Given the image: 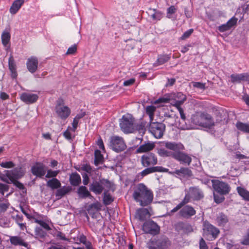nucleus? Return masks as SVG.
Segmentation results:
<instances>
[{
  "label": "nucleus",
  "mask_w": 249,
  "mask_h": 249,
  "mask_svg": "<svg viewBox=\"0 0 249 249\" xmlns=\"http://www.w3.org/2000/svg\"><path fill=\"white\" fill-rule=\"evenodd\" d=\"M165 147L174 151L173 158L181 163L189 165L192 162L191 157L187 153L181 152L185 149L183 144L175 142H164Z\"/></svg>",
  "instance_id": "f257e3e1"
},
{
  "label": "nucleus",
  "mask_w": 249,
  "mask_h": 249,
  "mask_svg": "<svg viewBox=\"0 0 249 249\" xmlns=\"http://www.w3.org/2000/svg\"><path fill=\"white\" fill-rule=\"evenodd\" d=\"M134 199L140 203L142 206H146L150 204L153 198L152 192L142 183L139 184L133 193Z\"/></svg>",
  "instance_id": "f03ea898"
},
{
  "label": "nucleus",
  "mask_w": 249,
  "mask_h": 249,
  "mask_svg": "<svg viewBox=\"0 0 249 249\" xmlns=\"http://www.w3.org/2000/svg\"><path fill=\"white\" fill-rule=\"evenodd\" d=\"M191 122L196 125L211 128L214 125V121L210 114L204 112H196L191 116Z\"/></svg>",
  "instance_id": "7ed1b4c3"
},
{
  "label": "nucleus",
  "mask_w": 249,
  "mask_h": 249,
  "mask_svg": "<svg viewBox=\"0 0 249 249\" xmlns=\"http://www.w3.org/2000/svg\"><path fill=\"white\" fill-rule=\"evenodd\" d=\"M120 126L124 133H132L135 129L134 118L130 114L123 115L120 121Z\"/></svg>",
  "instance_id": "20e7f679"
},
{
  "label": "nucleus",
  "mask_w": 249,
  "mask_h": 249,
  "mask_svg": "<svg viewBox=\"0 0 249 249\" xmlns=\"http://www.w3.org/2000/svg\"><path fill=\"white\" fill-rule=\"evenodd\" d=\"M203 236L208 240L212 241L216 239L220 233L219 230L208 221L203 223Z\"/></svg>",
  "instance_id": "39448f33"
},
{
  "label": "nucleus",
  "mask_w": 249,
  "mask_h": 249,
  "mask_svg": "<svg viewBox=\"0 0 249 249\" xmlns=\"http://www.w3.org/2000/svg\"><path fill=\"white\" fill-rule=\"evenodd\" d=\"M111 183L109 181L105 179L93 181L89 185V190L96 195L101 194L105 188H110Z\"/></svg>",
  "instance_id": "423d86ee"
},
{
  "label": "nucleus",
  "mask_w": 249,
  "mask_h": 249,
  "mask_svg": "<svg viewBox=\"0 0 249 249\" xmlns=\"http://www.w3.org/2000/svg\"><path fill=\"white\" fill-rule=\"evenodd\" d=\"M64 101L59 99L57 101L55 107V110L57 116L62 120H66L71 114V109L66 106L64 105Z\"/></svg>",
  "instance_id": "0eeeda50"
},
{
  "label": "nucleus",
  "mask_w": 249,
  "mask_h": 249,
  "mask_svg": "<svg viewBox=\"0 0 249 249\" xmlns=\"http://www.w3.org/2000/svg\"><path fill=\"white\" fill-rule=\"evenodd\" d=\"M165 125L164 124L157 122H149V130L157 139L161 138L164 134Z\"/></svg>",
  "instance_id": "6e6552de"
},
{
  "label": "nucleus",
  "mask_w": 249,
  "mask_h": 249,
  "mask_svg": "<svg viewBox=\"0 0 249 249\" xmlns=\"http://www.w3.org/2000/svg\"><path fill=\"white\" fill-rule=\"evenodd\" d=\"M109 146L113 151L117 152L124 151L126 148L123 138L118 136L110 137Z\"/></svg>",
  "instance_id": "1a4fd4ad"
},
{
  "label": "nucleus",
  "mask_w": 249,
  "mask_h": 249,
  "mask_svg": "<svg viewBox=\"0 0 249 249\" xmlns=\"http://www.w3.org/2000/svg\"><path fill=\"white\" fill-rule=\"evenodd\" d=\"M212 182L214 190L220 195H226L230 192L231 187L228 183L219 180H212Z\"/></svg>",
  "instance_id": "9d476101"
},
{
  "label": "nucleus",
  "mask_w": 249,
  "mask_h": 249,
  "mask_svg": "<svg viewBox=\"0 0 249 249\" xmlns=\"http://www.w3.org/2000/svg\"><path fill=\"white\" fill-rule=\"evenodd\" d=\"M203 194L202 191L197 187H190L189 190L186 191L185 197L183 199H186V203H189L191 199L198 200L203 197Z\"/></svg>",
  "instance_id": "9b49d317"
},
{
  "label": "nucleus",
  "mask_w": 249,
  "mask_h": 249,
  "mask_svg": "<svg viewBox=\"0 0 249 249\" xmlns=\"http://www.w3.org/2000/svg\"><path fill=\"white\" fill-rule=\"evenodd\" d=\"M141 161L143 167H154V166L158 163V158L155 154L149 153L141 157Z\"/></svg>",
  "instance_id": "f8f14e48"
},
{
  "label": "nucleus",
  "mask_w": 249,
  "mask_h": 249,
  "mask_svg": "<svg viewBox=\"0 0 249 249\" xmlns=\"http://www.w3.org/2000/svg\"><path fill=\"white\" fill-rule=\"evenodd\" d=\"M142 230L146 233L156 235L160 231V227L153 221H148L143 224Z\"/></svg>",
  "instance_id": "ddd939ff"
},
{
  "label": "nucleus",
  "mask_w": 249,
  "mask_h": 249,
  "mask_svg": "<svg viewBox=\"0 0 249 249\" xmlns=\"http://www.w3.org/2000/svg\"><path fill=\"white\" fill-rule=\"evenodd\" d=\"M32 173L37 177L42 178L46 174V168L44 164L41 162H36L32 166Z\"/></svg>",
  "instance_id": "4468645a"
},
{
  "label": "nucleus",
  "mask_w": 249,
  "mask_h": 249,
  "mask_svg": "<svg viewBox=\"0 0 249 249\" xmlns=\"http://www.w3.org/2000/svg\"><path fill=\"white\" fill-rule=\"evenodd\" d=\"M7 176L13 180L23 176L24 172L21 167H17L11 170H6Z\"/></svg>",
  "instance_id": "2eb2a0df"
},
{
  "label": "nucleus",
  "mask_w": 249,
  "mask_h": 249,
  "mask_svg": "<svg viewBox=\"0 0 249 249\" xmlns=\"http://www.w3.org/2000/svg\"><path fill=\"white\" fill-rule=\"evenodd\" d=\"M20 98L25 103L31 104L36 102L38 99V96L36 94L24 92L20 95Z\"/></svg>",
  "instance_id": "dca6fc26"
},
{
  "label": "nucleus",
  "mask_w": 249,
  "mask_h": 249,
  "mask_svg": "<svg viewBox=\"0 0 249 249\" xmlns=\"http://www.w3.org/2000/svg\"><path fill=\"white\" fill-rule=\"evenodd\" d=\"M38 61L35 56L29 57L26 62L27 69L32 73H35L38 68Z\"/></svg>",
  "instance_id": "f3484780"
},
{
  "label": "nucleus",
  "mask_w": 249,
  "mask_h": 249,
  "mask_svg": "<svg viewBox=\"0 0 249 249\" xmlns=\"http://www.w3.org/2000/svg\"><path fill=\"white\" fill-rule=\"evenodd\" d=\"M175 228L178 231L182 232L184 234H189L194 231L191 225L182 222L178 223L176 225Z\"/></svg>",
  "instance_id": "a211bd4d"
},
{
  "label": "nucleus",
  "mask_w": 249,
  "mask_h": 249,
  "mask_svg": "<svg viewBox=\"0 0 249 249\" xmlns=\"http://www.w3.org/2000/svg\"><path fill=\"white\" fill-rule=\"evenodd\" d=\"M168 169L162 166L149 167H147L140 173L142 177H144L148 174L154 172H168Z\"/></svg>",
  "instance_id": "6ab92c4d"
},
{
  "label": "nucleus",
  "mask_w": 249,
  "mask_h": 249,
  "mask_svg": "<svg viewBox=\"0 0 249 249\" xmlns=\"http://www.w3.org/2000/svg\"><path fill=\"white\" fill-rule=\"evenodd\" d=\"M196 211L193 207L186 205L179 212V215L184 218H189L196 214Z\"/></svg>",
  "instance_id": "aec40b11"
},
{
  "label": "nucleus",
  "mask_w": 249,
  "mask_h": 249,
  "mask_svg": "<svg viewBox=\"0 0 249 249\" xmlns=\"http://www.w3.org/2000/svg\"><path fill=\"white\" fill-rule=\"evenodd\" d=\"M171 175H177L179 177H190L192 176L191 170L188 168L181 167L179 169L176 170L174 172H168Z\"/></svg>",
  "instance_id": "412c9836"
},
{
  "label": "nucleus",
  "mask_w": 249,
  "mask_h": 249,
  "mask_svg": "<svg viewBox=\"0 0 249 249\" xmlns=\"http://www.w3.org/2000/svg\"><path fill=\"white\" fill-rule=\"evenodd\" d=\"M178 95L179 96L182 95L183 96L182 99L180 100L176 101L175 102V103L172 104V105L173 106L176 107L177 108L178 111L179 112L181 119L183 121H185V120H186V116L185 114L184 113L183 109L180 106L183 103L184 101L186 100V97L184 95H183L181 93H178Z\"/></svg>",
  "instance_id": "4be33fe9"
},
{
  "label": "nucleus",
  "mask_w": 249,
  "mask_h": 249,
  "mask_svg": "<svg viewBox=\"0 0 249 249\" xmlns=\"http://www.w3.org/2000/svg\"><path fill=\"white\" fill-rule=\"evenodd\" d=\"M155 146L153 142H148L141 145L137 149L138 153H142L149 152L152 150Z\"/></svg>",
  "instance_id": "5701e85b"
},
{
  "label": "nucleus",
  "mask_w": 249,
  "mask_h": 249,
  "mask_svg": "<svg viewBox=\"0 0 249 249\" xmlns=\"http://www.w3.org/2000/svg\"><path fill=\"white\" fill-rule=\"evenodd\" d=\"M25 2V0H15L12 3L9 12L12 15H15L20 9Z\"/></svg>",
  "instance_id": "b1692460"
},
{
  "label": "nucleus",
  "mask_w": 249,
  "mask_h": 249,
  "mask_svg": "<svg viewBox=\"0 0 249 249\" xmlns=\"http://www.w3.org/2000/svg\"><path fill=\"white\" fill-rule=\"evenodd\" d=\"M11 243L14 246H21L27 247L28 244L20 237L17 236H11L10 238Z\"/></svg>",
  "instance_id": "393cba45"
},
{
  "label": "nucleus",
  "mask_w": 249,
  "mask_h": 249,
  "mask_svg": "<svg viewBox=\"0 0 249 249\" xmlns=\"http://www.w3.org/2000/svg\"><path fill=\"white\" fill-rule=\"evenodd\" d=\"M77 193L79 197L82 198L86 197H89L90 198H93V196L88 191L87 188L84 186H81L79 187L77 190Z\"/></svg>",
  "instance_id": "a878e982"
},
{
  "label": "nucleus",
  "mask_w": 249,
  "mask_h": 249,
  "mask_svg": "<svg viewBox=\"0 0 249 249\" xmlns=\"http://www.w3.org/2000/svg\"><path fill=\"white\" fill-rule=\"evenodd\" d=\"M148 14L153 20H160L163 17V13L155 9L149 8Z\"/></svg>",
  "instance_id": "bb28decb"
},
{
  "label": "nucleus",
  "mask_w": 249,
  "mask_h": 249,
  "mask_svg": "<svg viewBox=\"0 0 249 249\" xmlns=\"http://www.w3.org/2000/svg\"><path fill=\"white\" fill-rule=\"evenodd\" d=\"M155 241V245L158 246L159 249H165L170 245V242L166 238L159 239Z\"/></svg>",
  "instance_id": "cd10ccee"
},
{
  "label": "nucleus",
  "mask_w": 249,
  "mask_h": 249,
  "mask_svg": "<svg viewBox=\"0 0 249 249\" xmlns=\"http://www.w3.org/2000/svg\"><path fill=\"white\" fill-rule=\"evenodd\" d=\"M47 186L51 188L52 189L54 190L60 188L61 186V183L58 179L56 178H53L51 179H49L47 182Z\"/></svg>",
  "instance_id": "c85d7f7f"
},
{
  "label": "nucleus",
  "mask_w": 249,
  "mask_h": 249,
  "mask_svg": "<svg viewBox=\"0 0 249 249\" xmlns=\"http://www.w3.org/2000/svg\"><path fill=\"white\" fill-rule=\"evenodd\" d=\"M165 119L164 121L166 123L169 124L171 126H173L175 124L176 119H178V117L174 114H169V113H165L164 114Z\"/></svg>",
  "instance_id": "c756f323"
},
{
  "label": "nucleus",
  "mask_w": 249,
  "mask_h": 249,
  "mask_svg": "<svg viewBox=\"0 0 249 249\" xmlns=\"http://www.w3.org/2000/svg\"><path fill=\"white\" fill-rule=\"evenodd\" d=\"M236 190L239 196L242 197L244 200L249 201V191L240 186L237 187Z\"/></svg>",
  "instance_id": "7c9ffc66"
},
{
  "label": "nucleus",
  "mask_w": 249,
  "mask_h": 249,
  "mask_svg": "<svg viewBox=\"0 0 249 249\" xmlns=\"http://www.w3.org/2000/svg\"><path fill=\"white\" fill-rule=\"evenodd\" d=\"M71 184L73 186H78L81 182V177L77 173H73L70 177Z\"/></svg>",
  "instance_id": "2f4dec72"
},
{
  "label": "nucleus",
  "mask_w": 249,
  "mask_h": 249,
  "mask_svg": "<svg viewBox=\"0 0 249 249\" xmlns=\"http://www.w3.org/2000/svg\"><path fill=\"white\" fill-rule=\"evenodd\" d=\"M149 214V212L146 209L142 208L137 210L136 215L138 218L141 221L145 219L146 216Z\"/></svg>",
  "instance_id": "473e14b6"
},
{
  "label": "nucleus",
  "mask_w": 249,
  "mask_h": 249,
  "mask_svg": "<svg viewBox=\"0 0 249 249\" xmlns=\"http://www.w3.org/2000/svg\"><path fill=\"white\" fill-rule=\"evenodd\" d=\"M236 127L239 130L246 133H249V124L238 121L236 124Z\"/></svg>",
  "instance_id": "72a5a7b5"
},
{
  "label": "nucleus",
  "mask_w": 249,
  "mask_h": 249,
  "mask_svg": "<svg viewBox=\"0 0 249 249\" xmlns=\"http://www.w3.org/2000/svg\"><path fill=\"white\" fill-rule=\"evenodd\" d=\"M156 110V107L154 106H148L145 108V112L147 115L149 116L150 122L154 120V114Z\"/></svg>",
  "instance_id": "f704fd0d"
},
{
  "label": "nucleus",
  "mask_w": 249,
  "mask_h": 249,
  "mask_svg": "<svg viewBox=\"0 0 249 249\" xmlns=\"http://www.w3.org/2000/svg\"><path fill=\"white\" fill-rule=\"evenodd\" d=\"M170 59V56L168 54H163L159 55L157 58V65H160L168 62Z\"/></svg>",
  "instance_id": "c9c22d12"
},
{
  "label": "nucleus",
  "mask_w": 249,
  "mask_h": 249,
  "mask_svg": "<svg viewBox=\"0 0 249 249\" xmlns=\"http://www.w3.org/2000/svg\"><path fill=\"white\" fill-rule=\"evenodd\" d=\"M228 221L227 216L222 213H219L216 218V222L219 226L224 225Z\"/></svg>",
  "instance_id": "e433bc0d"
},
{
  "label": "nucleus",
  "mask_w": 249,
  "mask_h": 249,
  "mask_svg": "<svg viewBox=\"0 0 249 249\" xmlns=\"http://www.w3.org/2000/svg\"><path fill=\"white\" fill-rule=\"evenodd\" d=\"M94 164L98 165L99 164L101 163L103 161V156L101 154V151L99 150H96L94 152Z\"/></svg>",
  "instance_id": "4c0bfd02"
},
{
  "label": "nucleus",
  "mask_w": 249,
  "mask_h": 249,
  "mask_svg": "<svg viewBox=\"0 0 249 249\" xmlns=\"http://www.w3.org/2000/svg\"><path fill=\"white\" fill-rule=\"evenodd\" d=\"M158 153L161 157H171L173 158L174 151H169L164 148H160L158 150Z\"/></svg>",
  "instance_id": "58836bf2"
},
{
  "label": "nucleus",
  "mask_w": 249,
  "mask_h": 249,
  "mask_svg": "<svg viewBox=\"0 0 249 249\" xmlns=\"http://www.w3.org/2000/svg\"><path fill=\"white\" fill-rule=\"evenodd\" d=\"M10 34L8 32H3L1 35V41L3 45L6 46L10 39Z\"/></svg>",
  "instance_id": "ea45409f"
},
{
  "label": "nucleus",
  "mask_w": 249,
  "mask_h": 249,
  "mask_svg": "<svg viewBox=\"0 0 249 249\" xmlns=\"http://www.w3.org/2000/svg\"><path fill=\"white\" fill-rule=\"evenodd\" d=\"M113 199L111 196L107 192H105L104 193L103 201L106 205H109L112 201Z\"/></svg>",
  "instance_id": "a19ab883"
},
{
  "label": "nucleus",
  "mask_w": 249,
  "mask_h": 249,
  "mask_svg": "<svg viewBox=\"0 0 249 249\" xmlns=\"http://www.w3.org/2000/svg\"><path fill=\"white\" fill-rule=\"evenodd\" d=\"M35 231L36 237L42 238L46 235V232L40 227H36Z\"/></svg>",
  "instance_id": "79ce46f5"
},
{
  "label": "nucleus",
  "mask_w": 249,
  "mask_h": 249,
  "mask_svg": "<svg viewBox=\"0 0 249 249\" xmlns=\"http://www.w3.org/2000/svg\"><path fill=\"white\" fill-rule=\"evenodd\" d=\"M59 172L60 170H59L53 171L51 169H49L48 170L47 174L45 177L46 178H55V177H56L57 176V175L59 173Z\"/></svg>",
  "instance_id": "37998d69"
},
{
  "label": "nucleus",
  "mask_w": 249,
  "mask_h": 249,
  "mask_svg": "<svg viewBox=\"0 0 249 249\" xmlns=\"http://www.w3.org/2000/svg\"><path fill=\"white\" fill-rule=\"evenodd\" d=\"M177 10V9L175 6L172 5L170 6L167 9L166 17L168 18H172L171 15L175 13Z\"/></svg>",
  "instance_id": "c03bdc74"
},
{
  "label": "nucleus",
  "mask_w": 249,
  "mask_h": 249,
  "mask_svg": "<svg viewBox=\"0 0 249 249\" xmlns=\"http://www.w3.org/2000/svg\"><path fill=\"white\" fill-rule=\"evenodd\" d=\"M186 199H183L180 203H179L178 205H177V206L175 207L174 209H173L170 213H175L176 212H177L178 211L179 209H180L184 205H185L186 204H187L186 203Z\"/></svg>",
  "instance_id": "a18cd8bd"
},
{
  "label": "nucleus",
  "mask_w": 249,
  "mask_h": 249,
  "mask_svg": "<svg viewBox=\"0 0 249 249\" xmlns=\"http://www.w3.org/2000/svg\"><path fill=\"white\" fill-rule=\"evenodd\" d=\"M237 20L238 18H237L233 17L227 22V24L230 29L236 24Z\"/></svg>",
  "instance_id": "49530a36"
},
{
  "label": "nucleus",
  "mask_w": 249,
  "mask_h": 249,
  "mask_svg": "<svg viewBox=\"0 0 249 249\" xmlns=\"http://www.w3.org/2000/svg\"><path fill=\"white\" fill-rule=\"evenodd\" d=\"M145 123L141 122L140 124H138L136 127L135 126V127L139 131L140 133L144 134L145 130Z\"/></svg>",
  "instance_id": "de8ad7c7"
},
{
  "label": "nucleus",
  "mask_w": 249,
  "mask_h": 249,
  "mask_svg": "<svg viewBox=\"0 0 249 249\" xmlns=\"http://www.w3.org/2000/svg\"><path fill=\"white\" fill-rule=\"evenodd\" d=\"M232 83H240L241 82L240 74H232L231 75Z\"/></svg>",
  "instance_id": "09e8293b"
},
{
  "label": "nucleus",
  "mask_w": 249,
  "mask_h": 249,
  "mask_svg": "<svg viewBox=\"0 0 249 249\" xmlns=\"http://www.w3.org/2000/svg\"><path fill=\"white\" fill-rule=\"evenodd\" d=\"M0 165L5 168H11L15 166V164L12 161L2 162L0 163Z\"/></svg>",
  "instance_id": "8fccbe9b"
},
{
  "label": "nucleus",
  "mask_w": 249,
  "mask_h": 249,
  "mask_svg": "<svg viewBox=\"0 0 249 249\" xmlns=\"http://www.w3.org/2000/svg\"><path fill=\"white\" fill-rule=\"evenodd\" d=\"M137 42L133 39L127 41L126 48L128 50H132L135 46Z\"/></svg>",
  "instance_id": "3c124183"
},
{
  "label": "nucleus",
  "mask_w": 249,
  "mask_h": 249,
  "mask_svg": "<svg viewBox=\"0 0 249 249\" xmlns=\"http://www.w3.org/2000/svg\"><path fill=\"white\" fill-rule=\"evenodd\" d=\"M169 100H170L169 98H165V97H161V98H160L158 99L155 100L153 102V103L156 105L164 104V103H168Z\"/></svg>",
  "instance_id": "603ef678"
},
{
  "label": "nucleus",
  "mask_w": 249,
  "mask_h": 249,
  "mask_svg": "<svg viewBox=\"0 0 249 249\" xmlns=\"http://www.w3.org/2000/svg\"><path fill=\"white\" fill-rule=\"evenodd\" d=\"M0 178L1 180L6 182L7 183H10L12 182L13 180L7 176L6 170L4 171V174L0 176Z\"/></svg>",
  "instance_id": "864d4df0"
},
{
  "label": "nucleus",
  "mask_w": 249,
  "mask_h": 249,
  "mask_svg": "<svg viewBox=\"0 0 249 249\" xmlns=\"http://www.w3.org/2000/svg\"><path fill=\"white\" fill-rule=\"evenodd\" d=\"M35 223H36L38 224H39L42 227L46 229V230H50V228L49 225L46 223L45 222L38 219H36L35 220Z\"/></svg>",
  "instance_id": "5fc2aeb1"
},
{
  "label": "nucleus",
  "mask_w": 249,
  "mask_h": 249,
  "mask_svg": "<svg viewBox=\"0 0 249 249\" xmlns=\"http://www.w3.org/2000/svg\"><path fill=\"white\" fill-rule=\"evenodd\" d=\"M68 192V190L67 188H61L57 191L56 196H57L62 197L66 195Z\"/></svg>",
  "instance_id": "6e6d98bb"
},
{
  "label": "nucleus",
  "mask_w": 249,
  "mask_h": 249,
  "mask_svg": "<svg viewBox=\"0 0 249 249\" xmlns=\"http://www.w3.org/2000/svg\"><path fill=\"white\" fill-rule=\"evenodd\" d=\"M8 65L9 69H13L16 68V65L13 56L11 55L8 59Z\"/></svg>",
  "instance_id": "4d7b16f0"
},
{
  "label": "nucleus",
  "mask_w": 249,
  "mask_h": 249,
  "mask_svg": "<svg viewBox=\"0 0 249 249\" xmlns=\"http://www.w3.org/2000/svg\"><path fill=\"white\" fill-rule=\"evenodd\" d=\"M213 197H214V201L216 203H221L224 200V197L222 195H216L214 193Z\"/></svg>",
  "instance_id": "13d9d810"
},
{
  "label": "nucleus",
  "mask_w": 249,
  "mask_h": 249,
  "mask_svg": "<svg viewBox=\"0 0 249 249\" xmlns=\"http://www.w3.org/2000/svg\"><path fill=\"white\" fill-rule=\"evenodd\" d=\"M8 185L0 183V193L2 195H4L5 192H7L9 190Z\"/></svg>",
  "instance_id": "bf43d9fd"
},
{
  "label": "nucleus",
  "mask_w": 249,
  "mask_h": 249,
  "mask_svg": "<svg viewBox=\"0 0 249 249\" xmlns=\"http://www.w3.org/2000/svg\"><path fill=\"white\" fill-rule=\"evenodd\" d=\"M193 86L200 89H205L206 88L205 83H202L198 82H195L193 83Z\"/></svg>",
  "instance_id": "052dcab7"
},
{
  "label": "nucleus",
  "mask_w": 249,
  "mask_h": 249,
  "mask_svg": "<svg viewBox=\"0 0 249 249\" xmlns=\"http://www.w3.org/2000/svg\"><path fill=\"white\" fill-rule=\"evenodd\" d=\"M13 219L15 221L17 224L22 223L23 221V216L19 214H17L16 216H13Z\"/></svg>",
  "instance_id": "680f3d73"
},
{
  "label": "nucleus",
  "mask_w": 249,
  "mask_h": 249,
  "mask_svg": "<svg viewBox=\"0 0 249 249\" xmlns=\"http://www.w3.org/2000/svg\"><path fill=\"white\" fill-rule=\"evenodd\" d=\"M193 29H191L187 31H186L184 33V34L182 35V36L181 37V38L182 39H185L188 37H189V36L192 34L193 32Z\"/></svg>",
  "instance_id": "e2e57ef3"
},
{
  "label": "nucleus",
  "mask_w": 249,
  "mask_h": 249,
  "mask_svg": "<svg viewBox=\"0 0 249 249\" xmlns=\"http://www.w3.org/2000/svg\"><path fill=\"white\" fill-rule=\"evenodd\" d=\"M200 249H208V247L203 238H201L199 241Z\"/></svg>",
  "instance_id": "0e129e2a"
},
{
  "label": "nucleus",
  "mask_w": 249,
  "mask_h": 249,
  "mask_svg": "<svg viewBox=\"0 0 249 249\" xmlns=\"http://www.w3.org/2000/svg\"><path fill=\"white\" fill-rule=\"evenodd\" d=\"M218 29L220 32H224L230 30V28H229L227 23L219 26L218 27Z\"/></svg>",
  "instance_id": "69168bd1"
},
{
  "label": "nucleus",
  "mask_w": 249,
  "mask_h": 249,
  "mask_svg": "<svg viewBox=\"0 0 249 249\" xmlns=\"http://www.w3.org/2000/svg\"><path fill=\"white\" fill-rule=\"evenodd\" d=\"M55 235L57 237L59 238L60 239L68 241V239L65 237V235L62 232L59 231H57Z\"/></svg>",
  "instance_id": "338daca9"
},
{
  "label": "nucleus",
  "mask_w": 249,
  "mask_h": 249,
  "mask_svg": "<svg viewBox=\"0 0 249 249\" xmlns=\"http://www.w3.org/2000/svg\"><path fill=\"white\" fill-rule=\"evenodd\" d=\"M48 249H68L66 247L58 245H52Z\"/></svg>",
  "instance_id": "774afa93"
}]
</instances>
